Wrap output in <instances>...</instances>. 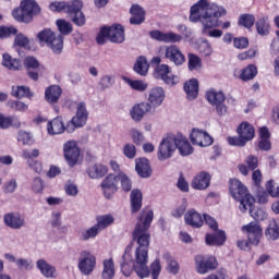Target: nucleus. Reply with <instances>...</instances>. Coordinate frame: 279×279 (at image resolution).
I'll use <instances>...</instances> for the list:
<instances>
[{
  "instance_id": "69168bd1",
  "label": "nucleus",
  "mask_w": 279,
  "mask_h": 279,
  "mask_svg": "<svg viewBox=\"0 0 279 279\" xmlns=\"http://www.w3.org/2000/svg\"><path fill=\"white\" fill-rule=\"evenodd\" d=\"M233 45L235 49H247L250 46V40L246 37H235L233 39Z\"/></svg>"
},
{
  "instance_id": "4be33fe9",
  "label": "nucleus",
  "mask_w": 279,
  "mask_h": 279,
  "mask_svg": "<svg viewBox=\"0 0 279 279\" xmlns=\"http://www.w3.org/2000/svg\"><path fill=\"white\" fill-rule=\"evenodd\" d=\"M244 163H240L238 169L242 175H248L250 171H256L258 169V157L250 155L245 158Z\"/></svg>"
},
{
  "instance_id": "f8f14e48",
  "label": "nucleus",
  "mask_w": 279,
  "mask_h": 279,
  "mask_svg": "<svg viewBox=\"0 0 279 279\" xmlns=\"http://www.w3.org/2000/svg\"><path fill=\"white\" fill-rule=\"evenodd\" d=\"M195 265L197 274L201 275L208 274V271H213L216 267H218L217 258L214 256L204 255L195 256Z\"/></svg>"
},
{
  "instance_id": "39448f33",
  "label": "nucleus",
  "mask_w": 279,
  "mask_h": 279,
  "mask_svg": "<svg viewBox=\"0 0 279 279\" xmlns=\"http://www.w3.org/2000/svg\"><path fill=\"white\" fill-rule=\"evenodd\" d=\"M39 43H45L53 53H62L64 49V37L62 35H56L51 28H44L37 34Z\"/></svg>"
},
{
  "instance_id": "9b49d317",
  "label": "nucleus",
  "mask_w": 279,
  "mask_h": 279,
  "mask_svg": "<svg viewBox=\"0 0 279 279\" xmlns=\"http://www.w3.org/2000/svg\"><path fill=\"white\" fill-rule=\"evenodd\" d=\"M155 80H161L167 86H175L180 83V77L171 73V68L167 64H160L155 68L154 71Z\"/></svg>"
},
{
  "instance_id": "a211bd4d",
  "label": "nucleus",
  "mask_w": 279,
  "mask_h": 279,
  "mask_svg": "<svg viewBox=\"0 0 279 279\" xmlns=\"http://www.w3.org/2000/svg\"><path fill=\"white\" fill-rule=\"evenodd\" d=\"M4 225L12 230H21L25 226V218L19 213H9L3 217Z\"/></svg>"
},
{
  "instance_id": "58836bf2",
  "label": "nucleus",
  "mask_w": 279,
  "mask_h": 279,
  "mask_svg": "<svg viewBox=\"0 0 279 279\" xmlns=\"http://www.w3.org/2000/svg\"><path fill=\"white\" fill-rule=\"evenodd\" d=\"M134 71L137 73V75L145 77L147 73H149V63H147V58L143 56L138 57L134 64Z\"/></svg>"
},
{
  "instance_id": "7c9ffc66",
  "label": "nucleus",
  "mask_w": 279,
  "mask_h": 279,
  "mask_svg": "<svg viewBox=\"0 0 279 279\" xmlns=\"http://www.w3.org/2000/svg\"><path fill=\"white\" fill-rule=\"evenodd\" d=\"M135 171L140 178H149L151 175V166H149V160L146 158L137 159Z\"/></svg>"
},
{
  "instance_id": "4d7b16f0",
  "label": "nucleus",
  "mask_w": 279,
  "mask_h": 279,
  "mask_svg": "<svg viewBox=\"0 0 279 279\" xmlns=\"http://www.w3.org/2000/svg\"><path fill=\"white\" fill-rule=\"evenodd\" d=\"M8 106L11 110H15V112H26L28 108V106L21 100H10Z\"/></svg>"
},
{
  "instance_id": "6ab92c4d",
  "label": "nucleus",
  "mask_w": 279,
  "mask_h": 279,
  "mask_svg": "<svg viewBox=\"0 0 279 279\" xmlns=\"http://www.w3.org/2000/svg\"><path fill=\"white\" fill-rule=\"evenodd\" d=\"M210 173L206 171H202L194 177L192 180L191 186L195 189V191H206L208 186H210Z\"/></svg>"
},
{
  "instance_id": "bf43d9fd",
  "label": "nucleus",
  "mask_w": 279,
  "mask_h": 279,
  "mask_svg": "<svg viewBox=\"0 0 279 279\" xmlns=\"http://www.w3.org/2000/svg\"><path fill=\"white\" fill-rule=\"evenodd\" d=\"M123 155L125 156V158L134 160V158H136V146H134V144H126L123 147Z\"/></svg>"
},
{
  "instance_id": "bb28decb",
  "label": "nucleus",
  "mask_w": 279,
  "mask_h": 279,
  "mask_svg": "<svg viewBox=\"0 0 279 279\" xmlns=\"http://www.w3.org/2000/svg\"><path fill=\"white\" fill-rule=\"evenodd\" d=\"M21 5L24 14H26L28 23L34 17V14H38V12H40V7H38V3L34 0H24Z\"/></svg>"
},
{
  "instance_id": "774afa93",
  "label": "nucleus",
  "mask_w": 279,
  "mask_h": 279,
  "mask_svg": "<svg viewBox=\"0 0 279 279\" xmlns=\"http://www.w3.org/2000/svg\"><path fill=\"white\" fill-rule=\"evenodd\" d=\"M266 191L270 197H279V186L275 187L274 181H268L266 184Z\"/></svg>"
},
{
  "instance_id": "c756f323",
  "label": "nucleus",
  "mask_w": 279,
  "mask_h": 279,
  "mask_svg": "<svg viewBox=\"0 0 279 279\" xmlns=\"http://www.w3.org/2000/svg\"><path fill=\"white\" fill-rule=\"evenodd\" d=\"M184 92L186 93L187 99H197V95H199V82L196 78H191L184 84Z\"/></svg>"
},
{
  "instance_id": "2f4dec72",
  "label": "nucleus",
  "mask_w": 279,
  "mask_h": 279,
  "mask_svg": "<svg viewBox=\"0 0 279 279\" xmlns=\"http://www.w3.org/2000/svg\"><path fill=\"white\" fill-rule=\"evenodd\" d=\"M130 13L132 14V17L130 19L131 25H141L142 23H145V10H143L141 5H132Z\"/></svg>"
},
{
  "instance_id": "c03bdc74",
  "label": "nucleus",
  "mask_w": 279,
  "mask_h": 279,
  "mask_svg": "<svg viewBox=\"0 0 279 279\" xmlns=\"http://www.w3.org/2000/svg\"><path fill=\"white\" fill-rule=\"evenodd\" d=\"M187 69L189 71H199L202 69V58L195 53L187 54Z\"/></svg>"
},
{
  "instance_id": "c9c22d12",
  "label": "nucleus",
  "mask_w": 279,
  "mask_h": 279,
  "mask_svg": "<svg viewBox=\"0 0 279 279\" xmlns=\"http://www.w3.org/2000/svg\"><path fill=\"white\" fill-rule=\"evenodd\" d=\"M106 173H108V167L101 163H95L87 169V175H89L92 180L104 178Z\"/></svg>"
},
{
  "instance_id": "5fc2aeb1",
  "label": "nucleus",
  "mask_w": 279,
  "mask_h": 279,
  "mask_svg": "<svg viewBox=\"0 0 279 279\" xmlns=\"http://www.w3.org/2000/svg\"><path fill=\"white\" fill-rule=\"evenodd\" d=\"M17 141L24 145H34V136L25 131H19Z\"/></svg>"
},
{
  "instance_id": "c85d7f7f",
  "label": "nucleus",
  "mask_w": 279,
  "mask_h": 279,
  "mask_svg": "<svg viewBox=\"0 0 279 279\" xmlns=\"http://www.w3.org/2000/svg\"><path fill=\"white\" fill-rule=\"evenodd\" d=\"M62 95V87L58 85H51L45 90V99L48 104H58Z\"/></svg>"
},
{
  "instance_id": "f257e3e1",
  "label": "nucleus",
  "mask_w": 279,
  "mask_h": 279,
  "mask_svg": "<svg viewBox=\"0 0 279 279\" xmlns=\"http://www.w3.org/2000/svg\"><path fill=\"white\" fill-rule=\"evenodd\" d=\"M151 221H154V211L149 210L146 214L140 217L138 222L135 226L133 231V241L137 244L135 250V260L132 258V246H126L125 252L122 256V262L120 263L122 274L126 278L132 276V271H135L136 276L141 279L149 278L151 274L153 279H158L160 276V271H162V267L160 266V260L155 259L154 263L147 266L149 263V227L151 226Z\"/></svg>"
},
{
  "instance_id": "49530a36",
  "label": "nucleus",
  "mask_w": 279,
  "mask_h": 279,
  "mask_svg": "<svg viewBox=\"0 0 279 279\" xmlns=\"http://www.w3.org/2000/svg\"><path fill=\"white\" fill-rule=\"evenodd\" d=\"M12 97H16V99H23V97H32V93L29 92V87L25 86H13L11 90Z\"/></svg>"
},
{
  "instance_id": "f03ea898",
  "label": "nucleus",
  "mask_w": 279,
  "mask_h": 279,
  "mask_svg": "<svg viewBox=\"0 0 279 279\" xmlns=\"http://www.w3.org/2000/svg\"><path fill=\"white\" fill-rule=\"evenodd\" d=\"M227 12L223 7L210 4L208 0H199L191 7L190 21L191 23H202L203 35L209 38H221L223 32L215 27L221 25V16H226ZM214 28V29H213Z\"/></svg>"
},
{
  "instance_id": "a19ab883",
  "label": "nucleus",
  "mask_w": 279,
  "mask_h": 279,
  "mask_svg": "<svg viewBox=\"0 0 279 279\" xmlns=\"http://www.w3.org/2000/svg\"><path fill=\"white\" fill-rule=\"evenodd\" d=\"M102 267H104L101 272L102 279L114 278V260H112V258L105 259L102 262Z\"/></svg>"
},
{
  "instance_id": "7ed1b4c3",
  "label": "nucleus",
  "mask_w": 279,
  "mask_h": 279,
  "mask_svg": "<svg viewBox=\"0 0 279 279\" xmlns=\"http://www.w3.org/2000/svg\"><path fill=\"white\" fill-rule=\"evenodd\" d=\"M84 3L81 0H73L70 2H52L49 5L51 12H66L72 19V23L82 27L86 23V17L82 12Z\"/></svg>"
},
{
  "instance_id": "6e6d98bb",
  "label": "nucleus",
  "mask_w": 279,
  "mask_h": 279,
  "mask_svg": "<svg viewBox=\"0 0 279 279\" xmlns=\"http://www.w3.org/2000/svg\"><path fill=\"white\" fill-rule=\"evenodd\" d=\"M64 191L65 194L69 195L70 197H77V194L80 193L77 184H75L73 181H68L64 184Z\"/></svg>"
},
{
  "instance_id": "09e8293b",
  "label": "nucleus",
  "mask_w": 279,
  "mask_h": 279,
  "mask_svg": "<svg viewBox=\"0 0 279 279\" xmlns=\"http://www.w3.org/2000/svg\"><path fill=\"white\" fill-rule=\"evenodd\" d=\"M256 29L259 36H267L269 34V21L267 17H262L256 22Z\"/></svg>"
},
{
  "instance_id": "864d4df0",
  "label": "nucleus",
  "mask_w": 279,
  "mask_h": 279,
  "mask_svg": "<svg viewBox=\"0 0 279 279\" xmlns=\"http://www.w3.org/2000/svg\"><path fill=\"white\" fill-rule=\"evenodd\" d=\"M256 19L252 14H243L240 16L239 24L243 27H246V29H250L254 27Z\"/></svg>"
},
{
  "instance_id": "cd10ccee",
  "label": "nucleus",
  "mask_w": 279,
  "mask_h": 279,
  "mask_svg": "<svg viewBox=\"0 0 279 279\" xmlns=\"http://www.w3.org/2000/svg\"><path fill=\"white\" fill-rule=\"evenodd\" d=\"M48 134L56 135L62 134V132H66V125H64V121H62V117H57L52 121L47 124Z\"/></svg>"
},
{
  "instance_id": "f704fd0d",
  "label": "nucleus",
  "mask_w": 279,
  "mask_h": 279,
  "mask_svg": "<svg viewBox=\"0 0 279 279\" xmlns=\"http://www.w3.org/2000/svg\"><path fill=\"white\" fill-rule=\"evenodd\" d=\"M205 241L207 245H223L226 243V232L216 230L214 233H207Z\"/></svg>"
},
{
  "instance_id": "ddd939ff",
  "label": "nucleus",
  "mask_w": 279,
  "mask_h": 279,
  "mask_svg": "<svg viewBox=\"0 0 279 279\" xmlns=\"http://www.w3.org/2000/svg\"><path fill=\"white\" fill-rule=\"evenodd\" d=\"M64 158L70 167H75L80 159V147L75 141H68L63 145Z\"/></svg>"
},
{
  "instance_id": "052dcab7",
  "label": "nucleus",
  "mask_w": 279,
  "mask_h": 279,
  "mask_svg": "<svg viewBox=\"0 0 279 279\" xmlns=\"http://www.w3.org/2000/svg\"><path fill=\"white\" fill-rule=\"evenodd\" d=\"M16 32L14 26H0V38H10V36H15Z\"/></svg>"
},
{
  "instance_id": "20e7f679",
  "label": "nucleus",
  "mask_w": 279,
  "mask_h": 279,
  "mask_svg": "<svg viewBox=\"0 0 279 279\" xmlns=\"http://www.w3.org/2000/svg\"><path fill=\"white\" fill-rule=\"evenodd\" d=\"M229 191L233 199H235V202H240L241 213H245L246 208H250L252 204H256V199H254L250 192H247V187L236 179L230 180Z\"/></svg>"
},
{
  "instance_id": "79ce46f5",
  "label": "nucleus",
  "mask_w": 279,
  "mask_h": 279,
  "mask_svg": "<svg viewBox=\"0 0 279 279\" xmlns=\"http://www.w3.org/2000/svg\"><path fill=\"white\" fill-rule=\"evenodd\" d=\"M123 82L128 84L133 90H137L138 93H145V89L149 86L147 83L140 80H132L130 77H122Z\"/></svg>"
},
{
  "instance_id": "37998d69",
  "label": "nucleus",
  "mask_w": 279,
  "mask_h": 279,
  "mask_svg": "<svg viewBox=\"0 0 279 279\" xmlns=\"http://www.w3.org/2000/svg\"><path fill=\"white\" fill-rule=\"evenodd\" d=\"M255 75H258V69L256 68V65L250 64L242 70L240 78L243 82H248V80H254Z\"/></svg>"
},
{
  "instance_id": "4468645a",
  "label": "nucleus",
  "mask_w": 279,
  "mask_h": 279,
  "mask_svg": "<svg viewBox=\"0 0 279 279\" xmlns=\"http://www.w3.org/2000/svg\"><path fill=\"white\" fill-rule=\"evenodd\" d=\"M165 58L166 60L173 62L175 66H182V64L186 62V57H184V53H182L180 48L175 45L166 47Z\"/></svg>"
},
{
  "instance_id": "412c9836",
  "label": "nucleus",
  "mask_w": 279,
  "mask_h": 279,
  "mask_svg": "<svg viewBox=\"0 0 279 279\" xmlns=\"http://www.w3.org/2000/svg\"><path fill=\"white\" fill-rule=\"evenodd\" d=\"M151 110V105L149 102H141L132 107L130 114L133 121H142L143 117Z\"/></svg>"
},
{
  "instance_id": "8fccbe9b",
  "label": "nucleus",
  "mask_w": 279,
  "mask_h": 279,
  "mask_svg": "<svg viewBox=\"0 0 279 279\" xmlns=\"http://www.w3.org/2000/svg\"><path fill=\"white\" fill-rule=\"evenodd\" d=\"M118 182H120L122 191L125 193H130V191H132V180L124 172H120L118 174Z\"/></svg>"
},
{
  "instance_id": "1a4fd4ad",
  "label": "nucleus",
  "mask_w": 279,
  "mask_h": 279,
  "mask_svg": "<svg viewBox=\"0 0 279 279\" xmlns=\"http://www.w3.org/2000/svg\"><path fill=\"white\" fill-rule=\"evenodd\" d=\"M175 149H178V144H175V135H167L159 143L157 157L161 161L169 160V158H173Z\"/></svg>"
},
{
  "instance_id": "3c124183",
  "label": "nucleus",
  "mask_w": 279,
  "mask_h": 279,
  "mask_svg": "<svg viewBox=\"0 0 279 279\" xmlns=\"http://www.w3.org/2000/svg\"><path fill=\"white\" fill-rule=\"evenodd\" d=\"M56 24L61 36H69L73 32V26L66 20H57Z\"/></svg>"
},
{
  "instance_id": "b1692460",
  "label": "nucleus",
  "mask_w": 279,
  "mask_h": 279,
  "mask_svg": "<svg viewBox=\"0 0 279 279\" xmlns=\"http://www.w3.org/2000/svg\"><path fill=\"white\" fill-rule=\"evenodd\" d=\"M109 29V40L110 43H117L121 45V43L125 41V31L123 26L116 24L111 27H108Z\"/></svg>"
},
{
  "instance_id": "5701e85b",
  "label": "nucleus",
  "mask_w": 279,
  "mask_h": 279,
  "mask_svg": "<svg viewBox=\"0 0 279 279\" xmlns=\"http://www.w3.org/2000/svg\"><path fill=\"white\" fill-rule=\"evenodd\" d=\"M175 144L181 156H191V154H193V146H191L186 136L178 133L175 135Z\"/></svg>"
},
{
  "instance_id": "72a5a7b5",
  "label": "nucleus",
  "mask_w": 279,
  "mask_h": 279,
  "mask_svg": "<svg viewBox=\"0 0 279 279\" xmlns=\"http://www.w3.org/2000/svg\"><path fill=\"white\" fill-rule=\"evenodd\" d=\"M36 267L37 269H39L44 278H56V268L53 267V265L47 263V260H37Z\"/></svg>"
},
{
  "instance_id": "aec40b11",
  "label": "nucleus",
  "mask_w": 279,
  "mask_h": 279,
  "mask_svg": "<svg viewBox=\"0 0 279 279\" xmlns=\"http://www.w3.org/2000/svg\"><path fill=\"white\" fill-rule=\"evenodd\" d=\"M150 37L159 43H180L182 40V35L173 32L162 33L160 31H153L150 32Z\"/></svg>"
},
{
  "instance_id": "9d476101",
  "label": "nucleus",
  "mask_w": 279,
  "mask_h": 279,
  "mask_svg": "<svg viewBox=\"0 0 279 279\" xmlns=\"http://www.w3.org/2000/svg\"><path fill=\"white\" fill-rule=\"evenodd\" d=\"M97 265V257L89 251H83L78 257L77 268L83 276H90L95 271Z\"/></svg>"
},
{
  "instance_id": "de8ad7c7",
  "label": "nucleus",
  "mask_w": 279,
  "mask_h": 279,
  "mask_svg": "<svg viewBox=\"0 0 279 279\" xmlns=\"http://www.w3.org/2000/svg\"><path fill=\"white\" fill-rule=\"evenodd\" d=\"M250 213L251 217L255 219V221H264V219L267 217V213L263 209H256L254 208V204H251L250 207L245 208V213Z\"/></svg>"
},
{
  "instance_id": "2eb2a0df",
  "label": "nucleus",
  "mask_w": 279,
  "mask_h": 279,
  "mask_svg": "<svg viewBox=\"0 0 279 279\" xmlns=\"http://www.w3.org/2000/svg\"><path fill=\"white\" fill-rule=\"evenodd\" d=\"M191 143L198 147H209L213 143V137L204 130L193 129L190 135Z\"/></svg>"
},
{
  "instance_id": "a18cd8bd",
  "label": "nucleus",
  "mask_w": 279,
  "mask_h": 279,
  "mask_svg": "<svg viewBox=\"0 0 279 279\" xmlns=\"http://www.w3.org/2000/svg\"><path fill=\"white\" fill-rule=\"evenodd\" d=\"M96 228H98V230H106V228H108V226H111V223H114V217H112V215H102V216H98L96 218Z\"/></svg>"
},
{
  "instance_id": "13d9d810",
  "label": "nucleus",
  "mask_w": 279,
  "mask_h": 279,
  "mask_svg": "<svg viewBox=\"0 0 279 279\" xmlns=\"http://www.w3.org/2000/svg\"><path fill=\"white\" fill-rule=\"evenodd\" d=\"M199 53L202 56H205L208 58V56H213V46H210V43L208 40H203L198 47Z\"/></svg>"
},
{
  "instance_id": "6e6552de",
  "label": "nucleus",
  "mask_w": 279,
  "mask_h": 279,
  "mask_svg": "<svg viewBox=\"0 0 279 279\" xmlns=\"http://www.w3.org/2000/svg\"><path fill=\"white\" fill-rule=\"evenodd\" d=\"M88 121V109L86 102H78L75 116L66 123V132H75L78 128H84Z\"/></svg>"
},
{
  "instance_id": "0e129e2a",
  "label": "nucleus",
  "mask_w": 279,
  "mask_h": 279,
  "mask_svg": "<svg viewBox=\"0 0 279 279\" xmlns=\"http://www.w3.org/2000/svg\"><path fill=\"white\" fill-rule=\"evenodd\" d=\"M12 16L15 19V21H19L20 23H29L27 21V16H26L25 12L23 11V8L14 9L12 11Z\"/></svg>"
},
{
  "instance_id": "e2e57ef3",
  "label": "nucleus",
  "mask_w": 279,
  "mask_h": 279,
  "mask_svg": "<svg viewBox=\"0 0 279 279\" xmlns=\"http://www.w3.org/2000/svg\"><path fill=\"white\" fill-rule=\"evenodd\" d=\"M130 133H131V138L133 140L135 145H141L143 141H145V136L137 129H131Z\"/></svg>"
},
{
  "instance_id": "393cba45",
  "label": "nucleus",
  "mask_w": 279,
  "mask_h": 279,
  "mask_svg": "<svg viewBox=\"0 0 279 279\" xmlns=\"http://www.w3.org/2000/svg\"><path fill=\"white\" fill-rule=\"evenodd\" d=\"M236 132L239 136H241L246 143H250V141H253L256 134L254 126L248 122H242L238 126Z\"/></svg>"
},
{
  "instance_id": "0eeeda50",
  "label": "nucleus",
  "mask_w": 279,
  "mask_h": 279,
  "mask_svg": "<svg viewBox=\"0 0 279 279\" xmlns=\"http://www.w3.org/2000/svg\"><path fill=\"white\" fill-rule=\"evenodd\" d=\"M206 99L213 108H215L219 117H223L228 112V107L226 106V94L216 89H209L206 92Z\"/></svg>"
},
{
  "instance_id": "dca6fc26",
  "label": "nucleus",
  "mask_w": 279,
  "mask_h": 279,
  "mask_svg": "<svg viewBox=\"0 0 279 279\" xmlns=\"http://www.w3.org/2000/svg\"><path fill=\"white\" fill-rule=\"evenodd\" d=\"M117 184H119V175L109 174L106 179L101 182V189L104 192L105 197L110 199L117 191Z\"/></svg>"
},
{
  "instance_id": "338daca9",
  "label": "nucleus",
  "mask_w": 279,
  "mask_h": 279,
  "mask_svg": "<svg viewBox=\"0 0 279 279\" xmlns=\"http://www.w3.org/2000/svg\"><path fill=\"white\" fill-rule=\"evenodd\" d=\"M167 263H168V271H170V274H178V271H180V265L178 264L177 260L173 259V257L168 256Z\"/></svg>"
},
{
  "instance_id": "423d86ee",
  "label": "nucleus",
  "mask_w": 279,
  "mask_h": 279,
  "mask_svg": "<svg viewBox=\"0 0 279 279\" xmlns=\"http://www.w3.org/2000/svg\"><path fill=\"white\" fill-rule=\"evenodd\" d=\"M242 231L247 234L248 241L239 240L238 247L240 250H250V245H258L260 243V236H263V229L258 222H250L242 227Z\"/></svg>"
},
{
  "instance_id": "680f3d73",
  "label": "nucleus",
  "mask_w": 279,
  "mask_h": 279,
  "mask_svg": "<svg viewBox=\"0 0 279 279\" xmlns=\"http://www.w3.org/2000/svg\"><path fill=\"white\" fill-rule=\"evenodd\" d=\"M110 32L108 27H102L99 32V34L96 37L97 44L98 45H105L106 40H108V38H110Z\"/></svg>"
},
{
  "instance_id": "4c0bfd02",
  "label": "nucleus",
  "mask_w": 279,
  "mask_h": 279,
  "mask_svg": "<svg viewBox=\"0 0 279 279\" xmlns=\"http://www.w3.org/2000/svg\"><path fill=\"white\" fill-rule=\"evenodd\" d=\"M131 208L132 213H138L143 208V193L140 190L131 192Z\"/></svg>"
},
{
  "instance_id": "473e14b6",
  "label": "nucleus",
  "mask_w": 279,
  "mask_h": 279,
  "mask_svg": "<svg viewBox=\"0 0 279 279\" xmlns=\"http://www.w3.org/2000/svg\"><path fill=\"white\" fill-rule=\"evenodd\" d=\"M10 128H21V120L17 117H10L0 113V129L10 130Z\"/></svg>"
},
{
  "instance_id": "e433bc0d",
  "label": "nucleus",
  "mask_w": 279,
  "mask_h": 279,
  "mask_svg": "<svg viewBox=\"0 0 279 279\" xmlns=\"http://www.w3.org/2000/svg\"><path fill=\"white\" fill-rule=\"evenodd\" d=\"M2 66H5L9 71H21L23 64L19 59H14L9 53H4L2 56Z\"/></svg>"
},
{
  "instance_id": "f3484780",
  "label": "nucleus",
  "mask_w": 279,
  "mask_h": 279,
  "mask_svg": "<svg viewBox=\"0 0 279 279\" xmlns=\"http://www.w3.org/2000/svg\"><path fill=\"white\" fill-rule=\"evenodd\" d=\"M165 89L162 87H153L148 90V104L150 108H160L165 101Z\"/></svg>"
},
{
  "instance_id": "a878e982",
  "label": "nucleus",
  "mask_w": 279,
  "mask_h": 279,
  "mask_svg": "<svg viewBox=\"0 0 279 279\" xmlns=\"http://www.w3.org/2000/svg\"><path fill=\"white\" fill-rule=\"evenodd\" d=\"M184 219L185 223L192 228H202V226H204V219H202V215L195 209L187 210L185 213Z\"/></svg>"
},
{
  "instance_id": "ea45409f",
  "label": "nucleus",
  "mask_w": 279,
  "mask_h": 279,
  "mask_svg": "<svg viewBox=\"0 0 279 279\" xmlns=\"http://www.w3.org/2000/svg\"><path fill=\"white\" fill-rule=\"evenodd\" d=\"M266 236L270 239V241L279 239V219L269 221L268 228L266 229Z\"/></svg>"
},
{
  "instance_id": "603ef678",
  "label": "nucleus",
  "mask_w": 279,
  "mask_h": 279,
  "mask_svg": "<svg viewBox=\"0 0 279 279\" xmlns=\"http://www.w3.org/2000/svg\"><path fill=\"white\" fill-rule=\"evenodd\" d=\"M100 232L99 228L94 225L92 228L81 231V239L82 241H88L95 239Z\"/></svg>"
}]
</instances>
